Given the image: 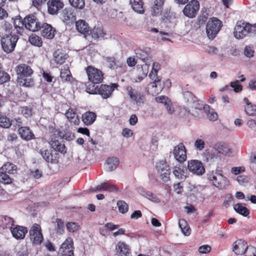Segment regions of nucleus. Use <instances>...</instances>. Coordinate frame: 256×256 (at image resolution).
Segmentation results:
<instances>
[{
  "label": "nucleus",
  "instance_id": "12",
  "mask_svg": "<svg viewBox=\"0 0 256 256\" xmlns=\"http://www.w3.org/2000/svg\"><path fill=\"white\" fill-rule=\"evenodd\" d=\"M60 18L62 22L66 24H73L76 20L74 10L71 8H65L60 14Z\"/></svg>",
  "mask_w": 256,
  "mask_h": 256
},
{
  "label": "nucleus",
  "instance_id": "26",
  "mask_svg": "<svg viewBox=\"0 0 256 256\" xmlns=\"http://www.w3.org/2000/svg\"><path fill=\"white\" fill-rule=\"evenodd\" d=\"M42 28V35L45 38L52 39L54 36L55 30L52 26L48 24H44L41 26Z\"/></svg>",
  "mask_w": 256,
  "mask_h": 256
},
{
  "label": "nucleus",
  "instance_id": "37",
  "mask_svg": "<svg viewBox=\"0 0 256 256\" xmlns=\"http://www.w3.org/2000/svg\"><path fill=\"white\" fill-rule=\"evenodd\" d=\"M138 71L140 73L142 72V74H140L139 75L134 79L133 82H140L146 77L148 72V66L146 64H144L140 68H138Z\"/></svg>",
  "mask_w": 256,
  "mask_h": 256
},
{
  "label": "nucleus",
  "instance_id": "34",
  "mask_svg": "<svg viewBox=\"0 0 256 256\" xmlns=\"http://www.w3.org/2000/svg\"><path fill=\"white\" fill-rule=\"evenodd\" d=\"M200 110H203L206 113L210 120L216 121L218 118L217 113L212 108H211L208 105L206 104L203 106L202 110H201V108Z\"/></svg>",
  "mask_w": 256,
  "mask_h": 256
},
{
  "label": "nucleus",
  "instance_id": "18",
  "mask_svg": "<svg viewBox=\"0 0 256 256\" xmlns=\"http://www.w3.org/2000/svg\"><path fill=\"white\" fill-rule=\"evenodd\" d=\"M115 250L118 256H131L130 246L124 242H118L116 246Z\"/></svg>",
  "mask_w": 256,
  "mask_h": 256
},
{
  "label": "nucleus",
  "instance_id": "43",
  "mask_svg": "<svg viewBox=\"0 0 256 256\" xmlns=\"http://www.w3.org/2000/svg\"><path fill=\"white\" fill-rule=\"evenodd\" d=\"M119 161H105L104 164V170L107 172H112L116 168Z\"/></svg>",
  "mask_w": 256,
  "mask_h": 256
},
{
  "label": "nucleus",
  "instance_id": "16",
  "mask_svg": "<svg viewBox=\"0 0 256 256\" xmlns=\"http://www.w3.org/2000/svg\"><path fill=\"white\" fill-rule=\"evenodd\" d=\"M188 168L190 172L198 176L205 172V168L201 161H188Z\"/></svg>",
  "mask_w": 256,
  "mask_h": 256
},
{
  "label": "nucleus",
  "instance_id": "27",
  "mask_svg": "<svg viewBox=\"0 0 256 256\" xmlns=\"http://www.w3.org/2000/svg\"><path fill=\"white\" fill-rule=\"evenodd\" d=\"M82 121L86 126L92 125L96 120V114L92 112L88 111L82 114Z\"/></svg>",
  "mask_w": 256,
  "mask_h": 256
},
{
  "label": "nucleus",
  "instance_id": "44",
  "mask_svg": "<svg viewBox=\"0 0 256 256\" xmlns=\"http://www.w3.org/2000/svg\"><path fill=\"white\" fill-rule=\"evenodd\" d=\"M28 40L32 45L36 46L41 47L42 45V38L36 34H32L30 36Z\"/></svg>",
  "mask_w": 256,
  "mask_h": 256
},
{
  "label": "nucleus",
  "instance_id": "50",
  "mask_svg": "<svg viewBox=\"0 0 256 256\" xmlns=\"http://www.w3.org/2000/svg\"><path fill=\"white\" fill-rule=\"evenodd\" d=\"M70 6L74 8L82 9L85 6L84 0H68Z\"/></svg>",
  "mask_w": 256,
  "mask_h": 256
},
{
  "label": "nucleus",
  "instance_id": "15",
  "mask_svg": "<svg viewBox=\"0 0 256 256\" xmlns=\"http://www.w3.org/2000/svg\"><path fill=\"white\" fill-rule=\"evenodd\" d=\"M60 252L62 256H73V241L71 238H67L62 244Z\"/></svg>",
  "mask_w": 256,
  "mask_h": 256
},
{
  "label": "nucleus",
  "instance_id": "33",
  "mask_svg": "<svg viewBox=\"0 0 256 256\" xmlns=\"http://www.w3.org/2000/svg\"><path fill=\"white\" fill-rule=\"evenodd\" d=\"M130 4L134 12L140 14L144 13V10L142 0H130Z\"/></svg>",
  "mask_w": 256,
  "mask_h": 256
},
{
  "label": "nucleus",
  "instance_id": "35",
  "mask_svg": "<svg viewBox=\"0 0 256 256\" xmlns=\"http://www.w3.org/2000/svg\"><path fill=\"white\" fill-rule=\"evenodd\" d=\"M66 58L67 55L61 50H57L54 54V60L57 64H63Z\"/></svg>",
  "mask_w": 256,
  "mask_h": 256
},
{
  "label": "nucleus",
  "instance_id": "58",
  "mask_svg": "<svg viewBox=\"0 0 256 256\" xmlns=\"http://www.w3.org/2000/svg\"><path fill=\"white\" fill-rule=\"evenodd\" d=\"M244 254V256H256V248L252 246H248Z\"/></svg>",
  "mask_w": 256,
  "mask_h": 256
},
{
  "label": "nucleus",
  "instance_id": "45",
  "mask_svg": "<svg viewBox=\"0 0 256 256\" xmlns=\"http://www.w3.org/2000/svg\"><path fill=\"white\" fill-rule=\"evenodd\" d=\"M18 82L22 86L30 87L34 85V80L28 77L18 78Z\"/></svg>",
  "mask_w": 256,
  "mask_h": 256
},
{
  "label": "nucleus",
  "instance_id": "21",
  "mask_svg": "<svg viewBox=\"0 0 256 256\" xmlns=\"http://www.w3.org/2000/svg\"><path fill=\"white\" fill-rule=\"evenodd\" d=\"M247 243L242 240H238L232 244V251L236 254L242 255L244 254L248 246Z\"/></svg>",
  "mask_w": 256,
  "mask_h": 256
},
{
  "label": "nucleus",
  "instance_id": "31",
  "mask_svg": "<svg viewBox=\"0 0 256 256\" xmlns=\"http://www.w3.org/2000/svg\"><path fill=\"white\" fill-rule=\"evenodd\" d=\"M183 95L186 102L188 103L190 108L200 109V107L196 106L195 102L196 101V98L191 92H186Z\"/></svg>",
  "mask_w": 256,
  "mask_h": 256
},
{
  "label": "nucleus",
  "instance_id": "64",
  "mask_svg": "<svg viewBox=\"0 0 256 256\" xmlns=\"http://www.w3.org/2000/svg\"><path fill=\"white\" fill-rule=\"evenodd\" d=\"M40 154L44 160H53L52 156L48 150H42Z\"/></svg>",
  "mask_w": 256,
  "mask_h": 256
},
{
  "label": "nucleus",
  "instance_id": "60",
  "mask_svg": "<svg viewBox=\"0 0 256 256\" xmlns=\"http://www.w3.org/2000/svg\"><path fill=\"white\" fill-rule=\"evenodd\" d=\"M21 114L26 118H30L32 114V110L28 106H24L21 108Z\"/></svg>",
  "mask_w": 256,
  "mask_h": 256
},
{
  "label": "nucleus",
  "instance_id": "47",
  "mask_svg": "<svg viewBox=\"0 0 256 256\" xmlns=\"http://www.w3.org/2000/svg\"><path fill=\"white\" fill-rule=\"evenodd\" d=\"M142 194L152 202L159 203L160 202V199L156 195L153 194L150 192L144 191Z\"/></svg>",
  "mask_w": 256,
  "mask_h": 256
},
{
  "label": "nucleus",
  "instance_id": "59",
  "mask_svg": "<svg viewBox=\"0 0 256 256\" xmlns=\"http://www.w3.org/2000/svg\"><path fill=\"white\" fill-rule=\"evenodd\" d=\"M67 230L70 232H75L79 229V226L75 222H68L66 224Z\"/></svg>",
  "mask_w": 256,
  "mask_h": 256
},
{
  "label": "nucleus",
  "instance_id": "13",
  "mask_svg": "<svg viewBox=\"0 0 256 256\" xmlns=\"http://www.w3.org/2000/svg\"><path fill=\"white\" fill-rule=\"evenodd\" d=\"M126 90L132 101L138 105L143 104L144 96L141 92L136 90L131 86L126 87Z\"/></svg>",
  "mask_w": 256,
  "mask_h": 256
},
{
  "label": "nucleus",
  "instance_id": "41",
  "mask_svg": "<svg viewBox=\"0 0 256 256\" xmlns=\"http://www.w3.org/2000/svg\"><path fill=\"white\" fill-rule=\"evenodd\" d=\"M178 224L182 232L185 236H188L190 235L191 232L190 228L188 226L187 222L184 220H180L178 222Z\"/></svg>",
  "mask_w": 256,
  "mask_h": 256
},
{
  "label": "nucleus",
  "instance_id": "22",
  "mask_svg": "<svg viewBox=\"0 0 256 256\" xmlns=\"http://www.w3.org/2000/svg\"><path fill=\"white\" fill-rule=\"evenodd\" d=\"M16 70L18 75V78L30 77L33 73L32 68L26 64L18 66Z\"/></svg>",
  "mask_w": 256,
  "mask_h": 256
},
{
  "label": "nucleus",
  "instance_id": "9",
  "mask_svg": "<svg viewBox=\"0 0 256 256\" xmlns=\"http://www.w3.org/2000/svg\"><path fill=\"white\" fill-rule=\"evenodd\" d=\"M156 168L164 182L169 180L170 168L166 161H158L156 164Z\"/></svg>",
  "mask_w": 256,
  "mask_h": 256
},
{
  "label": "nucleus",
  "instance_id": "2",
  "mask_svg": "<svg viewBox=\"0 0 256 256\" xmlns=\"http://www.w3.org/2000/svg\"><path fill=\"white\" fill-rule=\"evenodd\" d=\"M160 64L158 62H154L152 68L149 74V77L153 81L148 85V88H152V92L154 94H158L163 88V84L161 78L158 76L157 73L160 68Z\"/></svg>",
  "mask_w": 256,
  "mask_h": 256
},
{
  "label": "nucleus",
  "instance_id": "25",
  "mask_svg": "<svg viewBox=\"0 0 256 256\" xmlns=\"http://www.w3.org/2000/svg\"><path fill=\"white\" fill-rule=\"evenodd\" d=\"M90 31L92 38L94 40H104L107 34L102 26H94Z\"/></svg>",
  "mask_w": 256,
  "mask_h": 256
},
{
  "label": "nucleus",
  "instance_id": "19",
  "mask_svg": "<svg viewBox=\"0 0 256 256\" xmlns=\"http://www.w3.org/2000/svg\"><path fill=\"white\" fill-rule=\"evenodd\" d=\"M108 191L110 192H118V190L117 186L108 181H106L98 186L94 188H92L90 191L95 192L96 191Z\"/></svg>",
  "mask_w": 256,
  "mask_h": 256
},
{
  "label": "nucleus",
  "instance_id": "24",
  "mask_svg": "<svg viewBox=\"0 0 256 256\" xmlns=\"http://www.w3.org/2000/svg\"><path fill=\"white\" fill-rule=\"evenodd\" d=\"M65 116L71 124L77 126L80 124V120L77 113L72 108H68L65 112Z\"/></svg>",
  "mask_w": 256,
  "mask_h": 256
},
{
  "label": "nucleus",
  "instance_id": "40",
  "mask_svg": "<svg viewBox=\"0 0 256 256\" xmlns=\"http://www.w3.org/2000/svg\"><path fill=\"white\" fill-rule=\"evenodd\" d=\"M234 210L239 214L246 216L250 214L249 210L242 204H236L234 206Z\"/></svg>",
  "mask_w": 256,
  "mask_h": 256
},
{
  "label": "nucleus",
  "instance_id": "10",
  "mask_svg": "<svg viewBox=\"0 0 256 256\" xmlns=\"http://www.w3.org/2000/svg\"><path fill=\"white\" fill-rule=\"evenodd\" d=\"M118 87L116 84H111L110 85L102 84L99 86L98 94L104 99H107L111 96L113 92Z\"/></svg>",
  "mask_w": 256,
  "mask_h": 256
},
{
  "label": "nucleus",
  "instance_id": "62",
  "mask_svg": "<svg viewBox=\"0 0 256 256\" xmlns=\"http://www.w3.org/2000/svg\"><path fill=\"white\" fill-rule=\"evenodd\" d=\"M10 76L6 72L0 70V84H3L8 81Z\"/></svg>",
  "mask_w": 256,
  "mask_h": 256
},
{
  "label": "nucleus",
  "instance_id": "6",
  "mask_svg": "<svg viewBox=\"0 0 256 256\" xmlns=\"http://www.w3.org/2000/svg\"><path fill=\"white\" fill-rule=\"evenodd\" d=\"M86 72L89 82L93 84L101 83L104 79V74L102 72L92 66H88L86 68Z\"/></svg>",
  "mask_w": 256,
  "mask_h": 256
},
{
  "label": "nucleus",
  "instance_id": "1",
  "mask_svg": "<svg viewBox=\"0 0 256 256\" xmlns=\"http://www.w3.org/2000/svg\"><path fill=\"white\" fill-rule=\"evenodd\" d=\"M254 34H256V24H251L242 22H237L234 32L236 39L240 40L248 35Z\"/></svg>",
  "mask_w": 256,
  "mask_h": 256
},
{
  "label": "nucleus",
  "instance_id": "28",
  "mask_svg": "<svg viewBox=\"0 0 256 256\" xmlns=\"http://www.w3.org/2000/svg\"><path fill=\"white\" fill-rule=\"evenodd\" d=\"M164 0H155L151 8V14L153 16H158L162 14L163 10Z\"/></svg>",
  "mask_w": 256,
  "mask_h": 256
},
{
  "label": "nucleus",
  "instance_id": "61",
  "mask_svg": "<svg viewBox=\"0 0 256 256\" xmlns=\"http://www.w3.org/2000/svg\"><path fill=\"white\" fill-rule=\"evenodd\" d=\"M204 142L202 139H197L194 144L195 148L198 150H202L204 148Z\"/></svg>",
  "mask_w": 256,
  "mask_h": 256
},
{
  "label": "nucleus",
  "instance_id": "46",
  "mask_svg": "<svg viewBox=\"0 0 256 256\" xmlns=\"http://www.w3.org/2000/svg\"><path fill=\"white\" fill-rule=\"evenodd\" d=\"M216 148L219 154L223 155H228L230 153V148L225 144H218L216 146Z\"/></svg>",
  "mask_w": 256,
  "mask_h": 256
},
{
  "label": "nucleus",
  "instance_id": "63",
  "mask_svg": "<svg viewBox=\"0 0 256 256\" xmlns=\"http://www.w3.org/2000/svg\"><path fill=\"white\" fill-rule=\"evenodd\" d=\"M239 83L240 82L238 80L230 82V87L233 88L234 90L236 92H240L242 90V86Z\"/></svg>",
  "mask_w": 256,
  "mask_h": 256
},
{
  "label": "nucleus",
  "instance_id": "48",
  "mask_svg": "<svg viewBox=\"0 0 256 256\" xmlns=\"http://www.w3.org/2000/svg\"><path fill=\"white\" fill-rule=\"evenodd\" d=\"M11 125L12 122L7 116L0 114V126L4 128H8Z\"/></svg>",
  "mask_w": 256,
  "mask_h": 256
},
{
  "label": "nucleus",
  "instance_id": "29",
  "mask_svg": "<svg viewBox=\"0 0 256 256\" xmlns=\"http://www.w3.org/2000/svg\"><path fill=\"white\" fill-rule=\"evenodd\" d=\"M76 27L77 30L84 34H89L90 28L88 24L84 20H80L76 22Z\"/></svg>",
  "mask_w": 256,
  "mask_h": 256
},
{
  "label": "nucleus",
  "instance_id": "3",
  "mask_svg": "<svg viewBox=\"0 0 256 256\" xmlns=\"http://www.w3.org/2000/svg\"><path fill=\"white\" fill-rule=\"evenodd\" d=\"M18 37L16 34H8L1 38V44L3 50L7 54L14 51Z\"/></svg>",
  "mask_w": 256,
  "mask_h": 256
},
{
  "label": "nucleus",
  "instance_id": "55",
  "mask_svg": "<svg viewBox=\"0 0 256 256\" xmlns=\"http://www.w3.org/2000/svg\"><path fill=\"white\" fill-rule=\"evenodd\" d=\"M244 54L248 58H252L254 53V47L252 46H246L244 49Z\"/></svg>",
  "mask_w": 256,
  "mask_h": 256
},
{
  "label": "nucleus",
  "instance_id": "51",
  "mask_svg": "<svg viewBox=\"0 0 256 256\" xmlns=\"http://www.w3.org/2000/svg\"><path fill=\"white\" fill-rule=\"evenodd\" d=\"M117 206L119 212L122 214H125L128 210V204L124 200H118L117 202Z\"/></svg>",
  "mask_w": 256,
  "mask_h": 256
},
{
  "label": "nucleus",
  "instance_id": "17",
  "mask_svg": "<svg viewBox=\"0 0 256 256\" xmlns=\"http://www.w3.org/2000/svg\"><path fill=\"white\" fill-rule=\"evenodd\" d=\"M172 154L175 160H186V149L182 143H180L174 148Z\"/></svg>",
  "mask_w": 256,
  "mask_h": 256
},
{
  "label": "nucleus",
  "instance_id": "23",
  "mask_svg": "<svg viewBox=\"0 0 256 256\" xmlns=\"http://www.w3.org/2000/svg\"><path fill=\"white\" fill-rule=\"evenodd\" d=\"M10 230L12 236L18 240L23 239L28 232L26 228L19 226H12Z\"/></svg>",
  "mask_w": 256,
  "mask_h": 256
},
{
  "label": "nucleus",
  "instance_id": "52",
  "mask_svg": "<svg viewBox=\"0 0 256 256\" xmlns=\"http://www.w3.org/2000/svg\"><path fill=\"white\" fill-rule=\"evenodd\" d=\"M15 28L16 29L17 32L20 33V30L22 28L23 26H24V19L22 20L20 18H16L12 20Z\"/></svg>",
  "mask_w": 256,
  "mask_h": 256
},
{
  "label": "nucleus",
  "instance_id": "14",
  "mask_svg": "<svg viewBox=\"0 0 256 256\" xmlns=\"http://www.w3.org/2000/svg\"><path fill=\"white\" fill-rule=\"evenodd\" d=\"M48 12L51 15L57 14L64 6L62 0H49L47 2Z\"/></svg>",
  "mask_w": 256,
  "mask_h": 256
},
{
  "label": "nucleus",
  "instance_id": "5",
  "mask_svg": "<svg viewBox=\"0 0 256 256\" xmlns=\"http://www.w3.org/2000/svg\"><path fill=\"white\" fill-rule=\"evenodd\" d=\"M208 178L214 186L220 189L226 188L229 185L228 179L220 173L216 172L210 174Z\"/></svg>",
  "mask_w": 256,
  "mask_h": 256
},
{
  "label": "nucleus",
  "instance_id": "36",
  "mask_svg": "<svg viewBox=\"0 0 256 256\" xmlns=\"http://www.w3.org/2000/svg\"><path fill=\"white\" fill-rule=\"evenodd\" d=\"M50 145L52 148L55 150L64 154L66 152V150L64 144L60 142L58 140H52L50 141Z\"/></svg>",
  "mask_w": 256,
  "mask_h": 256
},
{
  "label": "nucleus",
  "instance_id": "7",
  "mask_svg": "<svg viewBox=\"0 0 256 256\" xmlns=\"http://www.w3.org/2000/svg\"><path fill=\"white\" fill-rule=\"evenodd\" d=\"M30 237L31 242L34 244L39 245L43 242V235L39 224H34L32 225L30 230Z\"/></svg>",
  "mask_w": 256,
  "mask_h": 256
},
{
  "label": "nucleus",
  "instance_id": "30",
  "mask_svg": "<svg viewBox=\"0 0 256 256\" xmlns=\"http://www.w3.org/2000/svg\"><path fill=\"white\" fill-rule=\"evenodd\" d=\"M18 132L20 137L26 140H30L34 138V135L27 126L20 127L18 128Z\"/></svg>",
  "mask_w": 256,
  "mask_h": 256
},
{
  "label": "nucleus",
  "instance_id": "49",
  "mask_svg": "<svg viewBox=\"0 0 256 256\" xmlns=\"http://www.w3.org/2000/svg\"><path fill=\"white\" fill-rule=\"evenodd\" d=\"M12 179L6 174V172L0 171V182L5 184L12 183Z\"/></svg>",
  "mask_w": 256,
  "mask_h": 256
},
{
  "label": "nucleus",
  "instance_id": "38",
  "mask_svg": "<svg viewBox=\"0 0 256 256\" xmlns=\"http://www.w3.org/2000/svg\"><path fill=\"white\" fill-rule=\"evenodd\" d=\"M60 77L64 82H70V80L72 76L68 65L63 66L60 72Z\"/></svg>",
  "mask_w": 256,
  "mask_h": 256
},
{
  "label": "nucleus",
  "instance_id": "32",
  "mask_svg": "<svg viewBox=\"0 0 256 256\" xmlns=\"http://www.w3.org/2000/svg\"><path fill=\"white\" fill-rule=\"evenodd\" d=\"M14 226L13 218L6 216H0V226L2 228H10Z\"/></svg>",
  "mask_w": 256,
  "mask_h": 256
},
{
  "label": "nucleus",
  "instance_id": "56",
  "mask_svg": "<svg viewBox=\"0 0 256 256\" xmlns=\"http://www.w3.org/2000/svg\"><path fill=\"white\" fill-rule=\"evenodd\" d=\"M250 178L245 175L239 176L236 178V180L238 183L241 186H245L250 181Z\"/></svg>",
  "mask_w": 256,
  "mask_h": 256
},
{
  "label": "nucleus",
  "instance_id": "42",
  "mask_svg": "<svg viewBox=\"0 0 256 256\" xmlns=\"http://www.w3.org/2000/svg\"><path fill=\"white\" fill-rule=\"evenodd\" d=\"M134 53L137 58L141 60L142 62H146L148 58V53L142 48H136L134 50Z\"/></svg>",
  "mask_w": 256,
  "mask_h": 256
},
{
  "label": "nucleus",
  "instance_id": "20",
  "mask_svg": "<svg viewBox=\"0 0 256 256\" xmlns=\"http://www.w3.org/2000/svg\"><path fill=\"white\" fill-rule=\"evenodd\" d=\"M184 161H178V165L175 166L173 173L175 176L180 180H184L187 177L188 170L184 166L182 162Z\"/></svg>",
  "mask_w": 256,
  "mask_h": 256
},
{
  "label": "nucleus",
  "instance_id": "11",
  "mask_svg": "<svg viewBox=\"0 0 256 256\" xmlns=\"http://www.w3.org/2000/svg\"><path fill=\"white\" fill-rule=\"evenodd\" d=\"M24 26L30 31L36 32L40 30L41 26L34 16L30 15L24 18Z\"/></svg>",
  "mask_w": 256,
  "mask_h": 256
},
{
  "label": "nucleus",
  "instance_id": "4",
  "mask_svg": "<svg viewBox=\"0 0 256 256\" xmlns=\"http://www.w3.org/2000/svg\"><path fill=\"white\" fill-rule=\"evenodd\" d=\"M222 26L221 21L216 18H211L207 22L206 32L208 37L213 40L217 35Z\"/></svg>",
  "mask_w": 256,
  "mask_h": 256
},
{
  "label": "nucleus",
  "instance_id": "54",
  "mask_svg": "<svg viewBox=\"0 0 256 256\" xmlns=\"http://www.w3.org/2000/svg\"><path fill=\"white\" fill-rule=\"evenodd\" d=\"M99 86L88 84L86 88V92L91 94H98Z\"/></svg>",
  "mask_w": 256,
  "mask_h": 256
},
{
  "label": "nucleus",
  "instance_id": "57",
  "mask_svg": "<svg viewBox=\"0 0 256 256\" xmlns=\"http://www.w3.org/2000/svg\"><path fill=\"white\" fill-rule=\"evenodd\" d=\"M56 222L57 224L56 233L59 234H62L64 230V223L62 220L60 218H57Z\"/></svg>",
  "mask_w": 256,
  "mask_h": 256
},
{
  "label": "nucleus",
  "instance_id": "8",
  "mask_svg": "<svg viewBox=\"0 0 256 256\" xmlns=\"http://www.w3.org/2000/svg\"><path fill=\"white\" fill-rule=\"evenodd\" d=\"M199 8V2L197 0H192L185 6L183 12L187 17L193 18L196 16Z\"/></svg>",
  "mask_w": 256,
  "mask_h": 256
},
{
  "label": "nucleus",
  "instance_id": "39",
  "mask_svg": "<svg viewBox=\"0 0 256 256\" xmlns=\"http://www.w3.org/2000/svg\"><path fill=\"white\" fill-rule=\"evenodd\" d=\"M17 167L16 165L9 162H6L1 168V171L9 173L14 174L16 172Z\"/></svg>",
  "mask_w": 256,
  "mask_h": 256
},
{
  "label": "nucleus",
  "instance_id": "53",
  "mask_svg": "<svg viewBox=\"0 0 256 256\" xmlns=\"http://www.w3.org/2000/svg\"><path fill=\"white\" fill-rule=\"evenodd\" d=\"M246 114L249 116L256 115V106L252 104H248L244 108Z\"/></svg>",
  "mask_w": 256,
  "mask_h": 256
}]
</instances>
